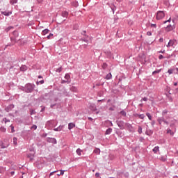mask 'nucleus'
I'll return each mask as SVG.
<instances>
[{
	"instance_id": "obj_1",
	"label": "nucleus",
	"mask_w": 178,
	"mask_h": 178,
	"mask_svg": "<svg viewBox=\"0 0 178 178\" xmlns=\"http://www.w3.org/2000/svg\"><path fill=\"white\" fill-rule=\"evenodd\" d=\"M165 17V12L158 11L156 15V20H162Z\"/></svg>"
},
{
	"instance_id": "obj_2",
	"label": "nucleus",
	"mask_w": 178,
	"mask_h": 178,
	"mask_svg": "<svg viewBox=\"0 0 178 178\" xmlns=\"http://www.w3.org/2000/svg\"><path fill=\"white\" fill-rule=\"evenodd\" d=\"M26 92H31V91H33V85L27 84L26 86Z\"/></svg>"
},
{
	"instance_id": "obj_3",
	"label": "nucleus",
	"mask_w": 178,
	"mask_h": 178,
	"mask_svg": "<svg viewBox=\"0 0 178 178\" xmlns=\"http://www.w3.org/2000/svg\"><path fill=\"white\" fill-rule=\"evenodd\" d=\"M175 42H176V40H170L168 44H167V47L169 48L170 47H173V45H175Z\"/></svg>"
},
{
	"instance_id": "obj_4",
	"label": "nucleus",
	"mask_w": 178,
	"mask_h": 178,
	"mask_svg": "<svg viewBox=\"0 0 178 178\" xmlns=\"http://www.w3.org/2000/svg\"><path fill=\"white\" fill-rule=\"evenodd\" d=\"M65 79V80L62 81V83H69V80H70V75H69V74H66Z\"/></svg>"
},
{
	"instance_id": "obj_5",
	"label": "nucleus",
	"mask_w": 178,
	"mask_h": 178,
	"mask_svg": "<svg viewBox=\"0 0 178 178\" xmlns=\"http://www.w3.org/2000/svg\"><path fill=\"white\" fill-rule=\"evenodd\" d=\"M13 35H14V38H11V40H16V38L19 37V32H17V31H13Z\"/></svg>"
},
{
	"instance_id": "obj_6",
	"label": "nucleus",
	"mask_w": 178,
	"mask_h": 178,
	"mask_svg": "<svg viewBox=\"0 0 178 178\" xmlns=\"http://www.w3.org/2000/svg\"><path fill=\"white\" fill-rule=\"evenodd\" d=\"M173 29H175V27L170 24V25L167 26V27L165 28V31H168V32L172 31V30H173Z\"/></svg>"
},
{
	"instance_id": "obj_7",
	"label": "nucleus",
	"mask_w": 178,
	"mask_h": 178,
	"mask_svg": "<svg viewBox=\"0 0 178 178\" xmlns=\"http://www.w3.org/2000/svg\"><path fill=\"white\" fill-rule=\"evenodd\" d=\"M74 127H76V124L73 122H70L68 124V129L69 130H72Z\"/></svg>"
},
{
	"instance_id": "obj_8",
	"label": "nucleus",
	"mask_w": 178,
	"mask_h": 178,
	"mask_svg": "<svg viewBox=\"0 0 178 178\" xmlns=\"http://www.w3.org/2000/svg\"><path fill=\"white\" fill-rule=\"evenodd\" d=\"M152 152H154V154H156L157 152H159V147L156 146L155 147H154V149H152Z\"/></svg>"
},
{
	"instance_id": "obj_9",
	"label": "nucleus",
	"mask_w": 178,
	"mask_h": 178,
	"mask_svg": "<svg viewBox=\"0 0 178 178\" xmlns=\"http://www.w3.org/2000/svg\"><path fill=\"white\" fill-rule=\"evenodd\" d=\"M61 16H63V17H67V16H69V13H67V11H63L61 13Z\"/></svg>"
},
{
	"instance_id": "obj_10",
	"label": "nucleus",
	"mask_w": 178,
	"mask_h": 178,
	"mask_svg": "<svg viewBox=\"0 0 178 178\" xmlns=\"http://www.w3.org/2000/svg\"><path fill=\"white\" fill-rule=\"evenodd\" d=\"M1 14L4 16H10V15H12V12L3 11L1 12Z\"/></svg>"
},
{
	"instance_id": "obj_11",
	"label": "nucleus",
	"mask_w": 178,
	"mask_h": 178,
	"mask_svg": "<svg viewBox=\"0 0 178 178\" xmlns=\"http://www.w3.org/2000/svg\"><path fill=\"white\" fill-rule=\"evenodd\" d=\"M160 161H161V162H166V160L168 159L166 156H161L159 158Z\"/></svg>"
},
{
	"instance_id": "obj_12",
	"label": "nucleus",
	"mask_w": 178,
	"mask_h": 178,
	"mask_svg": "<svg viewBox=\"0 0 178 178\" xmlns=\"http://www.w3.org/2000/svg\"><path fill=\"white\" fill-rule=\"evenodd\" d=\"M20 70H21V72H26V70H27V66H26V65H22V66L20 67Z\"/></svg>"
},
{
	"instance_id": "obj_13",
	"label": "nucleus",
	"mask_w": 178,
	"mask_h": 178,
	"mask_svg": "<svg viewBox=\"0 0 178 178\" xmlns=\"http://www.w3.org/2000/svg\"><path fill=\"white\" fill-rule=\"evenodd\" d=\"M48 33H49V30H48V29H44V30H43L42 32V35H45L48 34Z\"/></svg>"
},
{
	"instance_id": "obj_14",
	"label": "nucleus",
	"mask_w": 178,
	"mask_h": 178,
	"mask_svg": "<svg viewBox=\"0 0 178 178\" xmlns=\"http://www.w3.org/2000/svg\"><path fill=\"white\" fill-rule=\"evenodd\" d=\"M93 152H94L95 154H97L98 155H99V154L101 153V150H100L99 149H98V148H96V149L93 151Z\"/></svg>"
},
{
	"instance_id": "obj_15",
	"label": "nucleus",
	"mask_w": 178,
	"mask_h": 178,
	"mask_svg": "<svg viewBox=\"0 0 178 178\" xmlns=\"http://www.w3.org/2000/svg\"><path fill=\"white\" fill-rule=\"evenodd\" d=\"M106 80H111V79H112V74L108 73V74L106 76Z\"/></svg>"
},
{
	"instance_id": "obj_16",
	"label": "nucleus",
	"mask_w": 178,
	"mask_h": 178,
	"mask_svg": "<svg viewBox=\"0 0 178 178\" xmlns=\"http://www.w3.org/2000/svg\"><path fill=\"white\" fill-rule=\"evenodd\" d=\"M136 116H138V118H139V119H144V118H145V115H144V114H136Z\"/></svg>"
},
{
	"instance_id": "obj_17",
	"label": "nucleus",
	"mask_w": 178,
	"mask_h": 178,
	"mask_svg": "<svg viewBox=\"0 0 178 178\" xmlns=\"http://www.w3.org/2000/svg\"><path fill=\"white\" fill-rule=\"evenodd\" d=\"M167 134H170V136H173L174 133L171 131L170 129H167Z\"/></svg>"
},
{
	"instance_id": "obj_18",
	"label": "nucleus",
	"mask_w": 178,
	"mask_h": 178,
	"mask_svg": "<svg viewBox=\"0 0 178 178\" xmlns=\"http://www.w3.org/2000/svg\"><path fill=\"white\" fill-rule=\"evenodd\" d=\"M13 144L14 145H17V138L16 137L13 138Z\"/></svg>"
},
{
	"instance_id": "obj_19",
	"label": "nucleus",
	"mask_w": 178,
	"mask_h": 178,
	"mask_svg": "<svg viewBox=\"0 0 178 178\" xmlns=\"http://www.w3.org/2000/svg\"><path fill=\"white\" fill-rule=\"evenodd\" d=\"M146 116H147L149 120H152V116L151 115V114H149V113H147Z\"/></svg>"
},
{
	"instance_id": "obj_20",
	"label": "nucleus",
	"mask_w": 178,
	"mask_h": 178,
	"mask_svg": "<svg viewBox=\"0 0 178 178\" xmlns=\"http://www.w3.org/2000/svg\"><path fill=\"white\" fill-rule=\"evenodd\" d=\"M111 133H112V129H111V128H108V129L106 131V134H111Z\"/></svg>"
},
{
	"instance_id": "obj_21",
	"label": "nucleus",
	"mask_w": 178,
	"mask_h": 178,
	"mask_svg": "<svg viewBox=\"0 0 178 178\" xmlns=\"http://www.w3.org/2000/svg\"><path fill=\"white\" fill-rule=\"evenodd\" d=\"M81 152H83V150L82 149H76V154H78V155H81Z\"/></svg>"
},
{
	"instance_id": "obj_22",
	"label": "nucleus",
	"mask_w": 178,
	"mask_h": 178,
	"mask_svg": "<svg viewBox=\"0 0 178 178\" xmlns=\"http://www.w3.org/2000/svg\"><path fill=\"white\" fill-rule=\"evenodd\" d=\"M157 122L159 123V124H162V122H164V120L163 118H159Z\"/></svg>"
},
{
	"instance_id": "obj_23",
	"label": "nucleus",
	"mask_w": 178,
	"mask_h": 178,
	"mask_svg": "<svg viewBox=\"0 0 178 178\" xmlns=\"http://www.w3.org/2000/svg\"><path fill=\"white\" fill-rule=\"evenodd\" d=\"M10 2L11 5H15V3H17V0H10Z\"/></svg>"
},
{
	"instance_id": "obj_24",
	"label": "nucleus",
	"mask_w": 178,
	"mask_h": 178,
	"mask_svg": "<svg viewBox=\"0 0 178 178\" xmlns=\"http://www.w3.org/2000/svg\"><path fill=\"white\" fill-rule=\"evenodd\" d=\"M173 72H175V69H170L168 71V73H169V74H172Z\"/></svg>"
},
{
	"instance_id": "obj_25",
	"label": "nucleus",
	"mask_w": 178,
	"mask_h": 178,
	"mask_svg": "<svg viewBox=\"0 0 178 178\" xmlns=\"http://www.w3.org/2000/svg\"><path fill=\"white\" fill-rule=\"evenodd\" d=\"M138 131L139 134H141V133H143V128H141V127H138Z\"/></svg>"
},
{
	"instance_id": "obj_26",
	"label": "nucleus",
	"mask_w": 178,
	"mask_h": 178,
	"mask_svg": "<svg viewBox=\"0 0 178 178\" xmlns=\"http://www.w3.org/2000/svg\"><path fill=\"white\" fill-rule=\"evenodd\" d=\"M63 175H65V171L60 170V173L57 174V176H63Z\"/></svg>"
},
{
	"instance_id": "obj_27",
	"label": "nucleus",
	"mask_w": 178,
	"mask_h": 178,
	"mask_svg": "<svg viewBox=\"0 0 178 178\" xmlns=\"http://www.w3.org/2000/svg\"><path fill=\"white\" fill-rule=\"evenodd\" d=\"M12 29H13V26H8L6 29V31H10V30H12Z\"/></svg>"
},
{
	"instance_id": "obj_28",
	"label": "nucleus",
	"mask_w": 178,
	"mask_h": 178,
	"mask_svg": "<svg viewBox=\"0 0 178 178\" xmlns=\"http://www.w3.org/2000/svg\"><path fill=\"white\" fill-rule=\"evenodd\" d=\"M56 72H57V73H60V72H62V67H60L59 68H58L56 70Z\"/></svg>"
},
{
	"instance_id": "obj_29",
	"label": "nucleus",
	"mask_w": 178,
	"mask_h": 178,
	"mask_svg": "<svg viewBox=\"0 0 178 178\" xmlns=\"http://www.w3.org/2000/svg\"><path fill=\"white\" fill-rule=\"evenodd\" d=\"M102 67L104 68V69H106V67H108V64H106V63H103V65H102Z\"/></svg>"
},
{
	"instance_id": "obj_30",
	"label": "nucleus",
	"mask_w": 178,
	"mask_h": 178,
	"mask_svg": "<svg viewBox=\"0 0 178 178\" xmlns=\"http://www.w3.org/2000/svg\"><path fill=\"white\" fill-rule=\"evenodd\" d=\"M71 91H77V88H76V87H74L72 86L71 88H70Z\"/></svg>"
},
{
	"instance_id": "obj_31",
	"label": "nucleus",
	"mask_w": 178,
	"mask_h": 178,
	"mask_svg": "<svg viewBox=\"0 0 178 178\" xmlns=\"http://www.w3.org/2000/svg\"><path fill=\"white\" fill-rule=\"evenodd\" d=\"M32 130H37V125H33L31 127Z\"/></svg>"
},
{
	"instance_id": "obj_32",
	"label": "nucleus",
	"mask_w": 178,
	"mask_h": 178,
	"mask_svg": "<svg viewBox=\"0 0 178 178\" xmlns=\"http://www.w3.org/2000/svg\"><path fill=\"white\" fill-rule=\"evenodd\" d=\"M28 158H31V159H33V158H34V154H28Z\"/></svg>"
},
{
	"instance_id": "obj_33",
	"label": "nucleus",
	"mask_w": 178,
	"mask_h": 178,
	"mask_svg": "<svg viewBox=\"0 0 178 178\" xmlns=\"http://www.w3.org/2000/svg\"><path fill=\"white\" fill-rule=\"evenodd\" d=\"M120 113V115H122V116H126V113H125L124 111H121Z\"/></svg>"
},
{
	"instance_id": "obj_34",
	"label": "nucleus",
	"mask_w": 178,
	"mask_h": 178,
	"mask_svg": "<svg viewBox=\"0 0 178 178\" xmlns=\"http://www.w3.org/2000/svg\"><path fill=\"white\" fill-rule=\"evenodd\" d=\"M3 121L5 122V123H8V122H10V120L6 119V118H3Z\"/></svg>"
},
{
	"instance_id": "obj_35",
	"label": "nucleus",
	"mask_w": 178,
	"mask_h": 178,
	"mask_svg": "<svg viewBox=\"0 0 178 178\" xmlns=\"http://www.w3.org/2000/svg\"><path fill=\"white\" fill-rule=\"evenodd\" d=\"M147 35H148L149 37L152 35V33H151V31H148L147 32Z\"/></svg>"
},
{
	"instance_id": "obj_36",
	"label": "nucleus",
	"mask_w": 178,
	"mask_h": 178,
	"mask_svg": "<svg viewBox=\"0 0 178 178\" xmlns=\"http://www.w3.org/2000/svg\"><path fill=\"white\" fill-rule=\"evenodd\" d=\"M170 20H171V18H170V19H169L168 20H167V21H164V22H163L164 24H166V23H168H168H170Z\"/></svg>"
},
{
	"instance_id": "obj_37",
	"label": "nucleus",
	"mask_w": 178,
	"mask_h": 178,
	"mask_svg": "<svg viewBox=\"0 0 178 178\" xmlns=\"http://www.w3.org/2000/svg\"><path fill=\"white\" fill-rule=\"evenodd\" d=\"M53 35H54V34L50 33V34L47 36L48 40H49V39L51 38V37H52Z\"/></svg>"
},
{
	"instance_id": "obj_38",
	"label": "nucleus",
	"mask_w": 178,
	"mask_h": 178,
	"mask_svg": "<svg viewBox=\"0 0 178 178\" xmlns=\"http://www.w3.org/2000/svg\"><path fill=\"white\" fill-rule=\"evenodd\" d=\"M50 141H54V144H56V140H55L54 138H51Z\"/></svg>"
},
{
	"instance_id": "obj_39",
	"label": "nucleus",
	"mask_w": 178,
	"mask_h": 178,
	"mask_svg": "<svg viewBox=\"0 0 178 178\" xmlns=\"http://www.w3.org/2000/svg\"><path fill=\"white\" fill-rule=\"evenodd\" d=\"M11 127V130H12V133H13L15 131V127L13 126H10Z\"/></svg>"
},
{
	"instance_id": "obj_40",
	"label": "nucleus",
	"mask_w": 178,
	"mask_h": 178,
	"mask_svg": "<svg viewBox=\"0 0 178 178\" xmlns=\"http://www.w3.org/2000/svg\"><path fill=\"white\" fill-rule=\"evenodd\" d=\"M56 172H58V171H54V172H51L49 174V177L52 176L54 175V173H56Z\"/></svg>"
},
{
	"instance_id": "obj_41",
	"label": "nucleus",
	"mask_w": 178,
	"mask_h": 178,
	"mask_svg": "<svg viewBox=\"0 0 178 178\" xmlns=\"http://www.w3.org/2000/svg\"><path fill=\"white\" fill-rule=\"evenodd\" d=\"M159 72H161V70H157V71H154V72H153V74H155L156 73H159Z\"/></svg>"
},
{
	"instance_id": "obj_42",
	"label": "nucleus",
	"mask_w": 178,
	"mask_h": 178,
	"mask_svg": "<svg viewBox=\"0 0 178 178\" xmlns=\"http://www.w3.org/2000/svg\"><path fill=\"white\" fill-rule=\"evenodd\" d=\"M166 113H168V111L164 110V111H163V115H166Z\"/></svg>"
},
{
	"instance_id": "obj_43",
	"label": "nucleus",
	"mask_w": 178,
	"mask_h": 178,
	"mask_svg": "<svg viewBox=\"0 0 178 178\" xmlns=\"http://www.w3.org/2000/svg\"><path fill=\"white\" fill-rule=\"evenodd\" d=\"M159 59H163V55H160L159 56Z\"/></svg>"
},
{
	"instance_id": "obj_44",
	"label": "nucleus",
	"mask_w": 178,
	"mask_h": 178,
	"mask_svg": "<svg viewBox=\"0 0 178 178\" xmlns=\"http://www.w3.org/2000/svg\"><path fill=\"white\" fill-rule=\"evenodd\" d=\"M148 100V98H147V97H143V101H147Z\"/></svg>"
},
{
	"instance_id": "obj_45",
	"label": "nucleus",
	"mask_w": 178,
	"mask_h": 178,
	"mask_svg": "<svg viewBox=\"0 0 178 178\" xmlns=\"http://www.w3.org/2000/svg\"><path fill=\"white\" fill-rule=\"evenodd\" d=\"M95 176H96V177H99V173L97 172V173L95 174Z\"/></svg>"
},
{
	"instance_id": "obj_46",
	"label": "nucleus",
	"mask_w": 178,
	"mask_h": 178,
	"mask_svg": "<svg viewBox=\"0 0 178 178\" xmlns=\"http://www.w3.org/2000/svg\"><path fill=\"white\" fill-rule=\"evenodd\" d=\"M164 53H165V50L159 51V54H164Z\"/></svg>"
},
{
	"instance_id": "obj_47",
	"label": "nucleus",
	"mask_w": 178,
	"mask_h": 178,
	"mask_svg": "<svg viewBox=\"0 0 178 178\" xmlns=\"http://www.w3.org/2000/svg\"><path fill=\"white\" fill-rule=\"evenodd\" d=\"M163 122L165 124H169V122H168V121L165 120L163 121Z\"/></svg>"
},
{
	"instance_id": "obj_48",
	"label": "nucleus",
	"mask_w": 178,
	"mask_h": 178,
	"mask_svg": "<svg viewBox=\"0 0 178 178\" xmlns=\"http://www.w3.org/2000/svg\"><path fill=\"white\" fill-rule=\"evenodd\" d=\"M54 130L55 131H60V129H59V128L55 129Z\"/></svg>"
},
{
	"instance_id": "obj_49",
	"label": "nucleus",
	"mask_w": 178,
	"mask_h": 178,
	"mask_svg": "<svg viewBox=\"0 0 178 178\" xmlns=\"http://www.w3.org/2000/svg\"><path fill=\"white\" fill-rule=\"evenodd\" d=\"M10 175H11V176H13V175H15V171H12V172H10Z\"/></svg>"
},
{
	"instance_id": "obj_50",
	"label": "nucleus",
	"mask_w": 178,
	"mask_h": 178,
	"mask_svg": "<svg viewBox=\"0 0 178 178\" xmlns=\"http://www.w3.org/2000/svg\"><path fill=\"white\" fill-rule=\"evenodd\" d=\"M159 41H160V42H163V38H160Z\"/></svg>"
},
{
	"instance_id": "obj_51",
	"label": "nucleus",
	"mask_w": 178,
	"mask_h": 178,
	"mask_svg": "<svg viewBox=\"0 0 178 178\" xmlns=\"http://www.w3.org/2000/svg\"><path fill=\"white\" fill-rule=\"evenodd\" d=\"M33 113H34V110H31V115H33Z\"/></svg>"
},
{
	"instance_id": "obj_52",
	"label": "nucleus",
	"mask_w": 178,
	"mask_h": 178,
	"mask_svg": "<svg viewBox=\"0 0 178 178\" xmlns=\"http://www.w3.org/2000/svg\"><path fill=\"white\" fill-rule=\"evenodd\" d=\"M88 120H91V121H92V118H91V117H88Z\"/></svg>"
},
{
	"instance_id": "obj_53",
	"label": "nucleus",
	"mask_w": 178,
	"mask_h": 178,
	"mask_svg": "<svg viewBox=\"0 0 178 178\" xmlns=\"http://www.w3.org/2000/svg\"><path fill=\"white\" fill-rule=\"evenodd\" d=\"M40 84H44V80L40 81Z\"/></svg>"
},
{
	"instance_id": "obj_54",
	"label": "nucleus",
	"mask_w": 178,
	"mask_h": 178,
	"mask_svg": "<svg viewBox=\"0 0 178 178\" xmlns=\"http://www.w3.org/2000/svg\"><path fill=\"white\" fill-rule=\"evenodd\" d=\"M156 27V24H152V27Z\"/></svg>"
},
{
	"instance_id": "obj_55",
	"label": "nucleus",
	"mask_w": 178,
	"mask_h": 178,
	"mask_svg": "<svg viewBox=\"0 0 178 178\" xmlns=\"http://www.w3.org/2000/svg\"><path fill=\"white\" fill-rule=\"evenodd\" d=\"M6 130L5 128L1 129V131H5Z\"/></svg>"
},
{
	"instance_id": "obj_56",
	"label": "nucleus",
	"mask_w": 178,
	"mask_h": 178,
	"mask_svg": "<svg viewBox=\"0 0 178 178\" xmlns=\"http://www.w3.org/2000/svg\"><path fill=\"white\" fill-rule=\"evenodd\" d=\"M45 108H42V110H41V112H43V111H44Z\"/></svg>"
},
{
	"instance_id": "obj_57",
	"label": "nucleus",
	"mask_w": 178,
	"mask_h": 178,
	"mask_svg": "<svg viewBox=\"0 0 178 178\" xmlns=\"http://www.w3.org/2000/svg\"><path fill=\"white\" fill-rule=\"evenodd\" d=\"M174 86H177V82H175V83H174Z\"/></svg>"
},
{
	"instance_id": "obj_58",
	"label": "nucleus",
	"mask_w": 178,
	"mask_h": 178,
	"mask_svg": "<svg viewBox=\"0 0 178 178\" xmlns=\"http://www.w3.org/2000/svg\"><path fill=\"white\" fill-rule=\"evenodd\" d=\"M152 124L153 125L155 124V121H153Z\"/></svg>"
},
{
	"instance_id": "obj_59",
	"label": "nucleus",
	"mask_w": 178,
	"mask_h": 178,
	"mask_svg": "<svg viewBox=\"0 0 178 178\" xmlns=\"http://www.w3.org/2000/svg\"><path fill=\"white\" fill-rule=\"evenodd\" d=\"M109 110L110 111H113V109L112 108H110Z\"/></svg>"
},
{
	"instance_id": "obj_60",
	"label": "nucleus",
	"mask_w": 178,
	"mask_h": 178,
	"mask_svg": "<svg viewBox=\"0 0 178 178\" xmlns=\"http://www.w3.org/2000/svg\"><path fill=\"white\" fill-rule=\"evenodd\" d=\"M176 70H177V73L178 74V68H176Z\"/></svg>"
},
{
	"instance_id": "obj_61",
	"label": "nucleus",
	"mask_w": 178,
	"mask_h": 178,
	"mask_svg": "<svg viewBox=\"0 0 178 178\" xmlns=\"http://www.w3.org/2000/svg\"><path fill=\"white\" fill-rule=\"evenodd\" d=\"M54 105H51V108H54Z\"/></svg>"
},
{
	"instance_id": "obj_62",
	"label": "nucleus",
	"mask_w": 178,
	"mask_h": 178,
	"mask_svg": "<svg viewBox=\"0 0 178 178\" xmlns=\"http://www.w3.org/2000/svg\"><path fill=\"white\" fill-rule=\"evenodd\" d=\"M38 78H39V79H41V78H42V76H38Z\"/></svg>"
},
{
	"instance_id": "obj_63",
	"label": "nucleus",
	"mask_w": 178,
	"mask_h": 178,
	"mask_svg": "<svg viewBox=\"0 0 178 178\" xmlns=\"http://www.w3.org/2000/svg\"><path fill=\"white\" fill-rule=\"evenodd\" d=\"M110 123H111V126H113L112 122H110Z\"/></svg>"
},
{
	"instance_id": "obj_64",
	"label": "nucleus",
	"mask_w": 178,
	"mask_h": 178,
	"mask_svg": "<svg viewBox=\"0 0 178 178\" xmlns=\"http://www.w3.org/2000/svg\"><path fill=\"white\" fill-rule=\"evenodd\" d=\"M98 102H101V100H98Z\"/></svg>"
}]
</instances>
